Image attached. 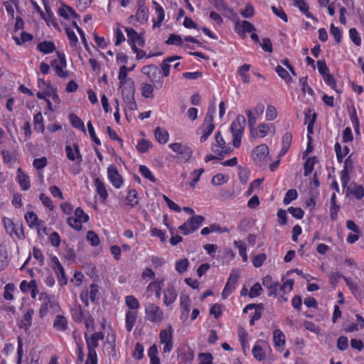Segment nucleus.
I'll return each mask as SVG.
<instances>
[{
	"mask_svg": "<svg viewBox=\"0 0 364 364\" xmlns=\"http://www.w3.org/2000/svg\"><path fill=\"white\" fill-rule=\"evenodd\" d=\"M69 119L72 126L76 129H79L83 132H85V128L82 120L78 117L75 114H70Z\"/></svg>",
	"mask_w": 364,
	"mask_h": 364,
	"instance_id": "obj_39",
	"label": "nucleus"
},
{
	"mask_svg": "<svg viewBox=\"0 0 364 364\" xmlns=\"http://www.w3.org/2000/svg\"><path fill=\"white\" fill-rule=\"evenodd\" d=\"M145 318L154 323H161L164 319V313L159 306L152 302L144 304Z\"/></svg>",
	"mask_w": 364,
	"mask_h": 364,
	"instance_id": "obj_4",
	"label": "nucleus"
},
{
	"mask_svg": "<svg viewBox=\"0 0 364 364\" xmlns=\"http://www.w3.org/2000/svg\"><path fill=\"white\" fill-rule=\"evenodd\" d=\"M250 65L245 64L240 66L237 70V73L241 77L243 83H249L250 80V76L248 72L250 69Z\"/></svg>",
	"mask_w": 364,
	"mask_h": 364,
	"instance_id": "obj_37",
	"label": "nucleus"
},
{
	"mask_svg": "<svg viewBox=\"0 0 364 364\" xmlns=\"http://www.w3.org/2000/svg\"><path fill=\"white\" fill-rule=\"evenodd\" d=\"M294 4L306 15L307 18H312V14L309 11V7L304 0H294Z\"/></svg>",
	"mask_w": 364,
	"mask_h": 364,
	"instance_id": "obj_44",
	"label": "nucleus"
},
{
	"mask_svg": "<svg viewBox=\"0 0 364 364\" xmlns=\"http://www.w3.org/2000/svg\"><path fill=\"white\" fill-rule=\"evenodd\" d=\"M107 177L114 188H120L122 187L123 184V180L114 165L109 166L107 168Z\"/></svg>",
	"mask_w": 364,
	"mask_h": 364,
	"instance_id": "obj_16",
	"label": "nucleus"
},
{
	"mask_svg": "<svg viewBox=\"0 0 364 364\" xmlns=\"http://www.w3.org/2000/svg\"><path fill=\"white\" fill-rule=\"evenodd\" d=\"M262 291V288L259 282L255 283L250 289L249 292V296L250 298H255L259 296Z\"/></svg>",
	"mask_w": 364,
	"mask_h": 364,
	"instance_id": "obj_62",
	"label": "nucleus"
},
{
	"mask_svg": "<svg viewBox=\"0 0 364 364\" xmlns=\"http://www.w3.org/2000/svg\"><path fill=\"white\" fill-rule=\"evenodd\" d=\"M47 164L48 160L45 156L35 159L33 161V167L38 171L43 169L47 166Z\"/></svg>",
	"mask_w": 364,
	"mask_h": 364,
	"instance_id": "obj_56",
	"label": "nucleus"
},
{
	"mask_svg": "<svg viewBox=\"0 0 364 364\" xmlns=\"http://www.w3.org/2000/svg\"><path fill=\"white\" fill-rule=\"evenodd\" d=\"M215 143L211 146V150L220 157H223L225 154L231 152V149L225 146V141L222 136L220 132H217L215 135Z\"/></svg>",
	"mask_w": 364,
	"mask_h": 364,
	"instance_id": "obj_11",
	"label": "nucleus"
},
{
	"mask_svg": "<svg viewBox=\"0 0 364 364\" xmlns=\"http://www.w3.org/2000/svg\"><path fill=\"white\" fill-rule=\"evenodd\" d=\"M33 121L35 130L43 133L45 130V127L43 124V117L41 112H39L34 115Z\"/></svg>",
	"mask_w": 364,
	"mask_h": 364,
	"instance_id": "obj_42",
	"label": "nucleus"
},
{
	"mask_svg": "<svg viewBox=\"0 0 364 364\" xmlns=\"http://www.w3.org/2000/svg\"><path fill=\"white\" fill-rule=\"evenodd\" d=\"M141 73L146 75L149 79L154 83V87L160 89L163 86V80H157V77L160 73L159 68L155 65H145L141 68Z\"/></svg>",
	"mask_w": 364,
	"mask_h": 364,
	"instance_id": "obj_10",
	"label": "nucleus"
},
{
	"mask_svg": "<svg viewBox=\"0 0 364 364\" xmlns=\"http://www.w3.org/2000/svg\"><path fill=\"white\" fill-rule=\"evenodd\" d=\"M297 191L295 189H289L285 194L283 203L285 205H288L292 200H295L297 198Z\"/></svg>",
	"mask_w": 364,
	"mask_h": 364,
	"instance_id": "obj_59",
	"label": "nucleus"
},
{
	"mask_svg": "<svg viewBox=\"0 0 364 364\" xmlns=\"http://www.w3.org/2000/svg\"><path fill=\"white\" fill-rule=\"evenodd\" d=\"M139 203L138 193L135 189L129 188L126 197V204L130 208H134Z\"/></svg>",
	"mask_w": 364,
	"mask_h": 364,
	"instance_id": "obj_29",
	"label": "nucleus"
},
{
	"mask_svg": "<svg viewBox=\"0 0 364 364\" xmlns=\"http://www.w3.org/2000/svg\"><path fill=\"white\" fill-rule=\"evenodd\" d=\"M151 146V142L149 140L146 139H140L136 145L137 150L141 153H144Z\"/></svg>",
	"mask_w": 364,
	"mask_h": 364,
	"instance_id": "obj_63",
	"label": "nucleus"
},
{
	"mask_svg": "<svg viewBox=\"0 0 364 364\" xmlns=\"http://www.w3.org/2000/svg\"><path fill=\"white\" fill-rule=\"evenodd\" d=\"M16 181L23 191H28L30 188L29 176L20 167L17 169Z\"/></svg>",
	"mask_w": 364,
	"mask_h": 364,
	"instance_id": "obj_21",
	"label": "nucleus"
},
{
	"mask_svg": "<svg viewBox=\"0 0 364 364\" xmlns=\"http://www.w3.org/2000/svg\"><path fill=\"white\" fill-rule=\"evenodd\" d=\"M125 31L128 37V43L131 46V48H134L137 46H144V40L141 34H139L134 28L126 27Z\"/></svg>",
	"mask_w": 364,
	"mask_h": 364,
	"instance_id": "obj_14",
	"label": "nucleus"
},
{
	"mask_svg": "<svg viewBox=\"0 0 364 364\" xmlns=\"http://www.w3.org/2000/svg\"><path fill=\"white\" fill-rule=\"evenodd\" d=\"M240 277V272L238 269H232L228 282L223 290L222 298L225 299L235 289V284Z\"/></svg>",
	"mask_w": 364,
	"mask_h": 364,
	"instance_id": "obj_13",
	"label": "nucleus"
},
{
	"mask_svg": "<svg viewBox=\"0 0 364 364\" xmlns=\"http://www.w3.org/2000/svg\"><path fill=\"white\" fill-rule=\"evenodd\" d=\"M68 225L76 230H81L82 228V223L75 216L68 217L67 219Z\"/></svg>",
	"mask_w": 364,
	"mask_h": 364,
	"instance_id": "obj_53",
	"label": "nucleus"
},
{
	"mask_svg": "<svg viewBox=\"0 0 364 364\" xmlns=\"http://www.w3.org/2000/svg\"><path fill=\"white\" fill-rule=\"evenodd\" d=\"M229 177L222 173H218L212 178V183L215 186H220L228 182Z\"/></svg>",
	"mask_w": 364,
	"mask_h": 364,
	"instance_id": "obj_57",
	"label": "nucleus"
},
{
	"mask_svg": "<svg viewBox=\"0 0 364 364\" xmlns=\"http://www.w3.org/2000/svg\"><path fill=\"white\" fill-rule=\"evenodd\" d=\"M269 133L274 134L275 127L273 124L261 123L258 125L257 136L264 137Z\"/></svg>",
	"mask_w": 364,
	"mask_h": 364,
	"instance_id": "obj_27",
	"label": "nucleus"
},
{
	"mask_svg": "<svg viewBox=\"0 0 364 364\" xmlns=\"http://www.w3.org/2000/svg\"><path fill=\"white\" fill-rule=\"evenodd\" d=\"M191 300L188 294H182L180 296V307L181 310V314L180 318L183 321H186L188 318L191 310Z\"/></svg>",
	"mask_w": 364,
	"mask_h": 364,
	"instance_id": "obj_17",
	"label": "nucleus"
},
{
	"mask_svg": "<svg viewBox=\"0 0 364 364\" xmlns=\"http://www.w3.org/2000/svg\"><path fill=\"white\" fill-rule=\"evenodd\" d=\"M58 59L53 60L50 63L55 74L60 78L66 79L69 77V72L66 70L67 63L64 53L57 52Z\"/></svg>",
	"mask_w": 364,
	"mask_h": 364,
	"instance_id": "obj_7",
	"label": "nucleus"
},
{
	"mask_svg": "<svg viewBox=\"0 0 364 364\" xmlns=\"http://www.w3.org/2000/svg\"><path fill=\"white\" fill-rule=\"evenodd\" d=\"M58 14L60 16L63 17L65 19H68L70 18H80V16L72 7L65 5H63L58 9Z\"/></svg>",
	"mask_w": 364,
	"mask_h": 364,
	"instance_id": "obj_26",
	"label": "nucleus"
},
{
	"mask_svg": "<svg viewBox=\"0 0 364 364\" xmlns=\"http://www.w3.org/2000/svg\"><path fill=\"white\" fill-rule=\"evenodd\" d=\"M73 319L77 323H80L85 318L84 311L80 305H77L71 309Z\"/></svg>",
	"mask_w": 364,
	"mask_h": 364,
	"instance_id": "obj_35",
	"label": "nucleus"
},
{
	"mask_svg": "<svg viewBox=\"0 0 364 364\" xmlns=\"http://www.w3.org/2000/svg\"><path fill=\"white\" fill-rule=\"evenodd\" d=\"M268 344L263 341H258L252 348V354L255 359L262 361L266 358V348Z\"/></svg>",
	"mask_w": 364,
	"mask_h": 364,
	"instance_id": "obj_18",
	"label": "nucleus"
},
{
	"mask_svg": "<svg viewBox=\"0 0 364 364\" xmlns=\"http://www.w3.org/2000/svg\"><path fill=\"white\" fill-rule=\"evenodd\" d=\"M336 194L333 193L331 197L330 217L331 219L335 220L337 218L338 212L340 207L336 203Z\"/></svg>",
	"mask_w": 364,
	"mask_h": 364,
	"instance_id": "obj_43",
	"label": "nucleus"
},
{
	"mask_svg": "<svg viewBox=\"0 0 364 364\" xmlns=\"http://www.w3.org/2000/svg\"><path fill=\"white\" fill-rule=\"evenodd\" d=\"M137 316H138V312L134 311L132 310H128L126 312L125 328L127 331L130 332L132 330V328L136 321Z\"/></svg>",
	"mask_w": 364,
	"mask_h": 364,
	"instance_id": "obj_25",
	"label": "nucleus"
},
{
	"mask_svg": "<svg viewBox=\"0 0 364 364\" xmlns=\"http://www.w3.org/2000/svg\"><path fill=\"white\" fill-rule=\"evenodd\" d=\"M37 49L44 54H48L55 50V46L53 42L45 41L38 44Z\"/></svg>",
	"mask_w": 364,
	"mask_h": 364,
	"instance_id": "obj_32",
	"label": "nucleus"
},
{
	"mask_svg": "<svg viewBox=\"0 0 364 364\" xmlns=\"http://www.w3.org/2000/svg\"><path fill=\"white\" fill-rule=\"evenodd\" d=\"M25 220L31 228L36 227L38 222L41 220L38 219L37 215L33 212L27 213L25 215Z\"/></svg>",
	"mask_w": 364,
	"mask_h": 364,
	"instance_id": "obj_48",
	"label": "nucleus"
},
{
	"mask_svg": "<svg viewBox=\"0 0 364 364\" xmlns=\"http://www.w3.org/2000/svg\"><path fill=\"white\" fill-rule=\"evenodd\" d=\"M53 327L59 331H65L68 328V320L62 315H57L55 316Z\"/></svg>",
	"mask_w": 364,
	"mask_h": 364,
	"instance_id": "obj_28",
	"label": "nucleus"
},
{
	"mask_svg": "<svg viewBox=\"0 0 364 364\" xmlns=\"http://www.w3.org/2000/svg\"><path fill=\"white\" fill-rule=\"evenodd\" d=\"M168 329H161L159 333L160 343L164 345L163 351L169 353L173 348V328L171 324L167 325Z\"/></svg>",
	"mask_w": 364,
	"mask_h": 364,
	"instance_id": "obj_5",
	"label": "nucleus"
},
{
	"mask_svg": "<svg viewBox=\"0 0 364 364\" xmlns=\"http://www.w3.org/2000/svg\"><path fill=\"white\" fill-rule=\"evenodd\" d=\"M51 267L56 274L58 283L60 286H65L68 283V279L65 276V270L58 258L55 256L51 258Z\"/></svg>",
	"mask_w": 364,
	"mask_h": 364,
	"instance_id": "obj_12",
	"label": "nucleus"
},
{
	"mask_svg": "<svg viewBox=\"0 0 364 364\" xmlns=\"http://www.w3.org/2000/svg\"><path fill=\"white\" fill-rule=\"evenodd\" d=\"M148 19V10L146 7L141 6L139 7L135 15L129 17V21L134 23L136 21L139 23H144Z\"/></svg>",
	"mask_w": 364,
	"mask_h": 364,
	"instance_id": "obj_24",
	"label": "nucleus"
},
{
	"mask_svg": "<svg viewBox=\"0 0 364 364\" xmlns=\"http://www.w3.org/2000/svg\"><path fill=\"white\" fill-rule=\"evenodd\" d=\"M178 296V293L171 284H168L164 292V304L168 306L175 302Z\"/></svg>",
	"mask_w": 364,
	"mask_h": 364,
	"instance_id": "obj_19",
	"label": "nucleus"
},
{
	"mask_svg": "<svg viewBox=\"0 0 364 364\" xmlns=\"http://www.w3.org/2000/svg\"><path fill=\"white\" fill-rule=\"evenodd\" d=\"M15 289V287L13 284H7L4 287V298L6 300L11 301L14 299L13 292Z\"/></svg>",
	"mask_w": 364,
	"mask_h": 364,
	"instance_id": "obj_55",
	"label": "nucleus"
},
{
	"mask_svg": "<svg viewBox=\"0 0 364 364\" xmlns=\"http://www.w3.org/2000/svg\"><path fill=\"white\" fill-rule=\"evenodd\" d=\"M94 183L96 188V192L99 195L101 202L105 203L108 197V193L105 183L99 178H95L94 179Z\"/></svg>",
	"mask_w": 364,
	"mask_h": 364,
	"instance_id": "obj_23",
	"label": "nucleus"
},
{
	"mask_svg": "<svg viewBox=\"0 0 364 364\" xmlns=\"http://www.w3.org/2000/svg\"><path fill=\"white\" fill-rule=\"evenodd\" d=\"M65 32L68 36V40L70 42V45L72 47L75 48L78 43V38H77L75 33L69 28H65Z\"/></svg>",
	"mask_w": 364,
	"mask_h": 364,
	"instance_id": "obj_51",
	"label": "nucleus"
},
{
	"mask_svg": "<svg viewBox=\"0 0 364 364\" xmlns=\"http://www.w3.org/2000/svg\"><path fill=\"white\" fill-rule=\"evenodd\" d=\"M67 158L71 161H76L80 165L82 161V156L80 154L79 145L76 143L66 145L65 148Z\"/></svg>",
	"mask_w": 364,
	"mask_h": 364,
	"instance_id": "obj_15",
	"label": "nucleus"
},
{
	"mask_svg": "<svg viewBox=\"0 0 364 364\" xmlns=\"http://www.w3.org/2000/svg\"><path fill=\"white\" fill-rule=\"evenodd\" d=\"M120 85L122 95L126 107L132 111L136 109L137 105L134 97L135 91L134 80H128Z\"/></svg>",
	"mask_w": 364,
	"mask_h": 364,
	"instance_id": "obj_2",
	"label": "nucleus"
},
{
	"mask_svg": "<svg viewBox=\"0 0 364 364\" xmlns=\"http://www.w3.org/2000/svg\"><path fill=\"white\" fill-rule=\"evenodd\" d=\"M139 172L145 178L151 181V182H155L156 178L152 174L151 171L144 165H141L139 166Z\"/></svg>",
	"mask_w": 364,
	"mask_h": 364,
	"instance_id": "obj_54",
	"label": "nucleus"
},
{
	"mask_svg": "<svg viewBox=\"0 0 364 364\" xmlns=\"http://www.w3.org/2000/svg\"><path fill=\"white\" fill-rule=\"evenodd\" d=\"M128 68L125 65H122L119 68L118 79L120 84L127 82L128 80H133L132 78L127 77Z\"/></svg>",
	"mask_w": 364,
	"mask_h": 364,
	"instance_id": "obj_61",
	"label": "nucleus"
},
{
	"mask_svg": "<svg viewBox=\"0 0 364 364\" xmlns=\"http://www.w3.org/2000/svg\"><path fill=\"white\" fill-rule=\"evenodd\" d=\"M74 215L81 223H87L89 220V215L80 207L75 209Z\"/></svg>",
	"mask_w": 364,
	"mask_h": 364,
	"instance_id": "obj_64",
	"label": "nucleus"
},
{
	"mask_svg": "<svg viewBox=\"0 0 364 364\" xmlns=\"http://www.w3.org/2000/svg\"><path fill=\"white\" fill-rule=\"evenodd\" d=\"M269 148L266 144H260L252 151V159L259 166H266L268 161Z\"/></svg>",
	"mask_w": 364,
	"mask_h": 364,
	"instance_id": "obj_8",
	"label": "nucleus"
},
{
	"mask_svg": "<svg viewBox=\"0 0 364 364\" xmlns=\"http://www.w3.org/2000/svg\"><path fill=\"white\" fill-rule=\"evenodd\" d=\"M88 292L90 294V300L93 302H97L99 300V288L95 284H91L88 288Z\"/></svg>",
	"mask_w": 364,
	"mask_h": 364,
	"instance_id": "obj_46",
	"label": "nucleus"
},
{
	"mask_svg": "<svg viewBox=\"0 0 364 364\" xmlns=\"http://www.w3.org/2000/svg\"><path fill=\"white\" fill-rule=\"evenodd\" d=\"M262 284L268 289L269 293L268 295L271 296H277V292L279 288V284L277 282L273 281L271 276H265L262 278Z\"/></svg>",
	"mask_w": 364,
	"mask_h": 364,
	"instance_id": "obj_22",
	"label": "nucleus"
},
{
	"mask_svg": "<svg viewBox=\"0 0 364 364\" xmlns=\"http://www.w3.org/2000/svg\"><path fill=\"white\" fill-rule=\"evenodd\" d=\"M124 300L125 304L129 308V310L138 312V310L140 308V304L135 296L129 295L125 297Z\"/></svg>",
	"mask_w": 364,
	"mask_h": 364,
	"instance_id": "obj_34",
	"label": "nucleus"
},
{
	"mask_svg": "<svg viewBox=\"0 0 364 364\" xmlns=\"http://www.w3.org/2000/svg\"><path fill=\"white\" fill-rule=\"evenodd\" d=\"M299 85L301 87L304 93H308L310 95H314V90L308 86L307 77H303L299 79Z\"/></svg>",
	"mask_w": 364,
	"mask_h": 364,
	"instance_id": "obj_60",
	"label": "nucleus"
},
{
	"mask_svg": "<svg viewBox=\"0 0 364 364\" xmlns=\"http://www.w3.org/2000/svg\"><path fill=\"white\" fill-rule=\"evenodd\" d=\"M215 129V125L213 124V121L204 119L203 124L200 127L199 130L200 131L202 136L200 137V141H205L209 136L212 134Z\"/></svg>",
	"mask_w": 364,
	"mask_h": 364,
	"instance_id": "obj_20",
	"label": "nucleus"
},
{
	"mask_svg": "<svg viewBox=\"0 0 364 364\" xmlns=\"http://www.w3.org/2000/svg\"><path fill=\"white\" fill-rule=\"evenodd\" d=\"M264 110V106L262 103H258L253 109H246L245 114L247 117L248 126L252 134L255 132V126L257 123V119L259 117L262 116Z\"/></svg>",
	"mask_w": 364,
	"mask_h": 364,
	"instance_id": "obj_9",
	"label": "nucleus"
},
{
	"mask_svg": "<svg viewBox=\"0 0 364 364\" xmlns=\"http://www.w3.org/2000/svg\"><path fill=\"white\" fill-rule=\"evenodd\" d=\"M245 126L246 119L243 115H238L230 125V130L233 137L232 145L235 148H238L241 144Z\"/></svg>",
	"mask_w": 364,
	"mask_h": 364,
	"instance_id": "obj_1",
	"label": "nucleus"
},
{
	"mask_svg": "<svg viewBox=\"0 0 364 364\" xmlns=\"http://www.w3.org/2000/svg\"><path fill=\"white\" fill-rule=\"evenodd\" d=\"M236 29L237 32L241 31L244 33H250L255 30V26L247 21H242L240 23H237L236 25Z\"/></svg>",
	"mask_w": 364,
	"mask_h": 364,
	"instance_id": "obj_40",
	"label": "nucleus"
},
{
	"mask_svg": "<svg viewBox=\"0 0 364 364\" xmlns=\"http://www.w3.org/2000/svg\"><path fill=\"white\" fill-rule=\"evenodd\" d=\"M4 228L7 233H9L11 236L14 235V228L16 223H14L13 220L8 218H4L3 219Z\"/></svg>",
	"mask_w": 364,
	"mask_h": 364,
	"instance_id": "obj_58",
	"label": "nucleus"
},
{
	"mask_svg": "<svg viewBox=\"0 0 364 364\" xmlns=\"http://www.w3.org/2000/svg\"><path fill=\"white\" fill-rule=\"evenodd\" d=\"M205 220V218L202 215H193L192 218H189L186 223L191 230L193 229V232L196 231Z\"/></svg>",
	"mask_w": 364,
	"mask_h": 364,
	"instance_id": "obj_30",
	"label": "nucleus"
},
{
	"mask_svg": "<svg viewBox=\"0 0 364 364\" xmlns=\"http://www.w3.org/2000/svg\"><path fill=\"white\" fill-rule=\"evenodd\" d=\"M38 87L42 92H44V94L51 95L55 90L50 83L42 79L38 80Z\"/></svg>",
	"mask_w": 364,
	"mask_h": 364,
	"instance_id": "obj_47",
	"label": "nucleus"
},
{
	"mask_svg": "<svg viewBox=\"0 0 364 364\" xmlns=\"http://www.w3.org/2000/svg\"><path fill=\"white\" fill-rule=\"evenodd\" d=\"M275 71L281 78L285 80L286 82H290L291 81V77L288 71L282 66L277 65L275 68Z\"/></svg>",
	"mask_w": 364,
	"mask_h": 364,
	"instance_id": "obj_50",
	"label": "nucleus"
},
{
	"mask_svg": "<svg viewBox=\"0 0 364 364\" xmlns=\"http://www.w3.org/2000/svg\"><path fill=\"white\" fill-rule=\"evenodd\" d=\"M155 14L156 21L155 18L153 19L154 27H159L164 19L165 14L163 8L159 4H156Z\"/></svg>",
	"mask_w": 364,
	"mask_h": 364,
	"instance_id": "obj_38",
	"label": "nucleus"
},
{
	"mask_svg": "<svg viewBox=\"0 0 364 364\" xmlns=\"http://www.w3.org/2000/svg\"><path fill=\"white\" fill-rule=\"evenodd\" d=\"M156 139L162 144H166L168 140V132L161 127H156L154 132Z\"/></svg>",
	"mask_w": 364,
	"mask_h": 364,
	"instance_id": "obj_33",
	"label": "nucleus"
},
{
	"mask_svg": "<svg viewBox=\"0 0 364 364\" xmlns=\"http://www.w3.org/2000/svg\"><path fill=\"white\" fill-rule=\"evenodd\" d=\"M104 339V333L101 331L92 333L90 337L85 335V340L88 350V360L90 364H97V357L95 349L99 346V341Z\"/></svg>",
	"mask_w": 364,
	"mask_h": 364,
	"instance_id": "obj_3",
	"label": "nucleus"
},
{
	"mask_svg": "<svg viewBox=\"0 0 364 364\" xmlns=\"http://www.w3.org/2000/svg\"><path fill=\"white\" fill-rule=\"evenodd\" d=\"M235 247L238 249L239 255L242 257L244 262L247 261V255L246 245L242 240H235L234 242Z\"/></svg>",
	"mask_w": 364,
	"mask_h": 364,
	"instance_id": "obj_45",
	"label": "nucleus"
},
{
	"mask_svg": "<svg viewBox=\"0 0 364 364\" xmlns=\"http://www.w3.org/2000/svg\"><path fill=\"white\" fill-rule=\"evenodd\" d=\"M314 164H315L314 158L310 157L306 159V161L304 163V175L305 176H309L313 171Z\"/></svg>",
	"mask_w": 364,
	"mask_h": 364,
	"instance_id": "obj_52",
	"label": "nucleus"
},
{
	"mask_svg": "<svg viewBox=\"0 0 364 364\" xmlns=\"http://www.w3.org/2000/svg\"><path fill=\"white\" fill-rule=\"evenodd\" d=\"M168 147L178 155L179 160L187 163L193 156V150L188 145L180 142L172 143Z\"/></svg>",
	"mask_w": 364,
	"mask_h": 364,
	"instance_id": "obj_6",
	"label": "nucleus"
},
{
	"mask_svg": "<svg viewBox=\"0 0 364 364\" xmlns=\"http://www.w3.org/2000/svg\"><path fill=\"white\" fill-rule=\"evenodd\" d=\"M164 280H155L151 282L146 287L148 291H154L156 297L159 299L161 294V288Z\"/></svg>",
	"mask_w": 364,
	"mask_h": 364,
	"instance_id": "obj_31",
	"label": "nucleus"
},
{
	"mask_svg": "<svg viewBox=\"0 0 364 364\" xmlns=\"http://www.w3.org/2000/svg\"><path fill=\"white\" fill-rule=\"evenodd\" d=\"M273 340L275 347H282L285 344V336L280 329H276L273 333Z\"/></svg>",
	"mask_w": 364,
	"mask_h": 364,
	"instance_id": "obj_36",
	"label": "nucleus"
},
{
	"mask_svg": "<svg viewBox=\"0 0 364 364\" xmlns=\"http://www.w3.org/2000/svg\"><path fill=\"white\" fill-rule=\"evenodd\" d=\"M141 95L145 98L154 97V86L148 82H143L141 85Z\"/></svg>",
	"mask_w": 364,
	"mask_h": 364,
	"instance_id": "obj_41",
	"label": "nucleus"
},
{
	"mask_svg": "<svg viewBox=\"0 0 364 364\" xmlns=\"http://www.w3.org/2000/svg\"><path fill=\"white\" fill-rule=\"evenodd\" d=\"M335 151L336 154L337 160L338 162H342L343 157L348 154L349 148L346 146L343 151L341 144L339 143H336L335 144Z\"/></svg>",
	"mask_w": 364,
	"mask_h": 364,
	"instance_id": "obj_49",
	"label": "nucleus"
}]
</instances>
